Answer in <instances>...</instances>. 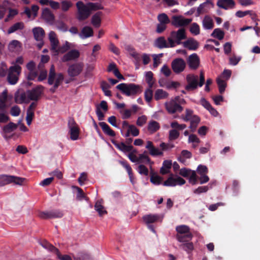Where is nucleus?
I'll return each mask as SVG.
<instances>
[{"mask_svg":"<svg viewBox=\"0 0 260 260\" xmlns=\"http://www.w3.org/2000/svg\"><path fill=\"white\" fill-rule=\"evenodd\" d=\"M77 9V18L79 21L87 19L91 13L99 10L103 9V6L99 3H88L84 4L82 1H78L76 4Z\"/></svg>","mask_w":260,"mask_h":260,"instance_id":"obj_1","label":"nucleus"},{"mask_svg":"<svg viewBox=\"0 0 260 260\" xmlns=\"http://www.w3.org/2000/svg\"><path fill=\"white\" fill-rule=\"evenodd\" d=\"M160 149L155 147L153 143L150 141H147L145 148L148 150L149 154L152 156H162L164 154V151H168L174 147L173 144L169 143H166L162 142L160 144Z\"/></svg>","mask_w":260,"mask_h":260,"instance_id":"obj_2","label":"nucleus"},{"mask_svg":"<svg viewBox=\"0 0 260 260\" xmlns=\"http://www.w3.org/2000/svg\"><path fill=\"white\" fill-rule=\"evenodd\" d=\"M185 103V101L184 99L179 96H177L172 98L170 101L166 102L165 105L168 113L173 114L177 112H182L183 108L181 105Z\"/></svg>","mask_w":260,"mask_h":260,"instance_id":"obj_3","label":"nucleus"},{"mask_svg":"<svg viewBox=\"0 0 260 260\" xmlns=\"http://www.w3.org/2000/svg\"><path fill=\"white\" fill-rule=\"evenodd\" d=\"M199 77L193 74H189L186 76V81L187 84L185 86V89L188 91H191L197 88L198 86L202 87L205 82V78L202 72L200 75V82L198 83Z\"/></svg>","mask_w":260,"mask_h":260,"instance_id":"obj_4","label":"nucleus"},{"mask_svg":"<svg viewBox=\"0 0 260 260\" xmlns=\"http://www.w3.org/2000/svg\"><path fill=\"white\" fill-rule=\"evenodd\" d=\"M63 80V75L61 74H56L54 66L52 65L49 71L48 82L50 85L54 84L53 87L50 89L52 92L55 91Z\"/></svg>","mask_w":260,"mask_h":260,"instance_id":"obj_5","label":"nucleus"},{"mask_svg":"<svg viewBox=\"0 0 260 260\" xmlns=\"http://www.w3.org/2000/svg\"><path fill=\"white\" fill-rule=\"evenodd\" d=\"M185 38V30L184 28H181L177 31H172L170 36L168 38V41L171 44V47H174L176 44H180L181 40Z\"/></svg>","mask_w":260,"mask_h":260,"instance_id":"obj_6","label":"nucleus"},{"mask_svg":"<svg viewBox=\"0 0 260 260\" xmlns=\"http://www.w3.org/2000/svg\"><path fill=\"white\" fill-rule=\"evenodd\" d=\"M116 88L127 96H131L136 94L140 90L139 85L135 84L121 83L118 84Z\"/></svg>","mask_w":260,"mask_h":260,"instance_id":"obj_7","label":"nucleus"},{"mask_svg":"<svg viewBox=\"0 0 260 260\" xmlns=\"http://www.w3.org/2000/svg\"><path fill=\"white\" fill-rule=\"evenodd\" d=\"M127 50L130 55L132 56L135 60L136 64L139 63L141 59H142L143 63L144 65L148 64L151 61V56L150 54L146 53H143L141 54L137 52L134 48L131 47H128Z\"/></svg>","mask_w":260,"mask_h":260,"instance_id":"obj_8","label":"nucleus"},{"mask_svg":"<svg viewBox=\"0 0 260 260\" xmlns=\"http://www.w3.org/2000/svg\"><path fill=\"white\" fill-rule=\"evenodd\" d=\"M25 178L12 175H3L0 176V186H4L11 183L22 185Z\"/></svg>","mask_w":260,"mask_h":260,"instance_id":"obj_9","label":"nucleus"},{"mask_svg":"<svg viewBox=\"0 0 260 260\" xmlns=\"http://www.w3.org/2000/svg\"><path fill=\"white\" fill-rule=\"evenodd\" d=\"M13 66H11L9 70V74L8 76V80L11 84H15L18 80V77L21 72V68L14 63Z\"/></svg>","mask_w":260,"mask_h":260,"instance_id":"obj_10","label":"nucleus"},{"mask_svg":"<svg viewBox=\"0 0 260 260\" xmlns=\"http://www.w3.org/2000/svg\"><path fill=\"white\" fill-rule=\"evenodd\" d=\"M163 217L164 216L162 215L147 214L143 217V220L145 223L148 225V228L153 233H155V231L153 226L150 225V224L157 221H161Z\"/></svg>","mask_w":260,"mask_h":260,"instance_id":"obj_11","label":"nucleus"},{"mask_svg":"<svg viewBox=\"0 0 260 260\" xmlns=\"http://www.w3.org/2000/svg\"><path fill=\"white\" fill-rule=\"evenodd\" d=\"M191 21L192 19L186 18L182 15H174L171 22L176 27H183L187 26Z\"/></svg>","mask_w":260,"mask_h":260,"instance_id":"obj_12","label":"nucleus"},{"mask_svg":"<svg viewBox=\"0 0 260 260\" xmlns=\"http://www.w3.org/2000/svg\"><path fill=\"white\" fill-rule=\"evenodd\" d=\"M68 126L71 139L73 141L78 139L80 129L78 124L73 118L69 119Z\"/></svg>","mask_w":260,"mask_h":260,"instance_id":"obj_13","label":"nucleus"},{"mask_svg":"<svg viewBox=\"0 0 260 260\" xmlns=\"http://www.w3.org/2000/svg\"><path fill=\"white\" fill-rule=\"evenodd\" d=\"M185 183V180L178 175L171 174L169 177L163 183L166 186H175L182 185Z\"/></svg>","mask_w":260,"mask_h":260,"instance_id":"obj_14","label":"nucleus"},{"mask_svg":"<svg viewBox=\"0 0 260 260\" xmlns=\"http://www.w3.org/2000/svg\"><path fill=\"white\" fill-rule=\"evenodd\" d=\"M171 66L174 72L178 74L184 71L186 63L183 59L178 58L172 61Z\"/></svg>","mask_w":260,"mask_h":260,"instance_id":"obj_15","label":"nucleus"},{"mask_svg":"<svg viewBox=\"0 0 260 260\" xmlns=\"http://www.w3.org/2000/svg\"><path fill=\"white\" fill-rule=\"evenodd\" d=\"M44 90L43 86L39 85L31 90H27V94L30 101H37L39 100Z\"/></svg>","mask_w":260,"mask_h":260,"instance_id":"obj_16","label":"nucleus"},{"mask_svg":"<svg viewBox=\"0 0 260 260\" xmlns=\"http://www.w3.org/2000/svg\"><path fill=\"white\" fill-rule=\"evenodd\" d=\"M18 127V124L13 122H10L2 127V134L5 138H10V134L13 132Z\"/></svg>","mask_w":260,"mask_h":260,"instance_id":"obj_17","label":"nucleus"},{"mask_svg":"<svg viewBox=\"0 0 260 260\" xmlns=\"http://www.w3.org/2000/svg\"><path fill=\"white\" fill-rule=\"evenodd\" d=\"M214 7V4L212 0H206L205 2L201 4L197 8L198 15L207 13L212 8Z\"/></svg>","mask_w":260,"mask_h":260,"instance_id":"obj_18","label":"nucleus"},{"mask_svg":"<svg viewBox=\"0 0 260 260\" xmlns=\"http://www.w3.org/2000/svg\"><path fill=\"white\" fill-rule=\"evenodd\" d=\"M187 63L190 69H197L200 64V59L198 55L196 53L190 55L187 59Z\"/></svg>","mask_w":260,"mask_h":260,"instance_id":"obj_19","label":"nucleus"},{"mask_svg":"<svg viewBox=\"0 0 260 260\" xmlns=\"http://www.w3.org/2000/svg\"><path fill=\"white\" fill-rule=\"evenodd\" d=\"M83 69V65L81 63H75L69 67L68 69L69 75L71 77H75L78 75Z\"/></svg>","mask_w":260,"mask_h":260,"instance_id":"obj_20","label":"nucleus"},{"mask_svg":"<svg viewBox=\"0 0 260 260\" xmlns=\"http://www.w3.org/2000/svg\"><path fill=\"white\" fill-rule=\"evenodd\" d=\"M48 38L50 42L51 49L53 52L54 50L57 49V46L59 45L57 35L54 31H51L48 34Z\"/></svg>","mask_w":260,"mask_h":260,"instance_id":"obj_21","label":"nucleus"},{"mask_svg":"<svg viewBox=\"0 0 260 260\" xmlns=\"http://www.w3.org/2000/svg\"><path fill=\"white\" fill-rule=\"evenodd\" d=\"M79 37L82 39H85L93 36V30L92 27L85 26H84L81 31L78 34Z\"/></svg>","mask_w":260,"mask_h":260,"instance_id":"obj_22","label":"nucleus"},{"mask_svg":"<svg viewBox=\"0 0 260 260\" xmlns=\"http://www.w3.org/2000/svg\"><path fill=\"white\" fill-rule=\"evenodd\" d=\"M217 5L220 8L228 10L234 8L235 3L233 0H218Z\"/></svg>","mask_w":260,"mask_h":260,"instance_id":"obj_23","label":"nucleus"},{"mask_svg":"<svg viewBox=\"0 0 260 260\" xmlns=\"http://www.w3.org/2000/svg\"><path fill=\"white\" fill-rule=\"evenodd\" d=\"M15 102L18 104L28 103L29 98L27 94V91L21 93H17L15 95Z\"/></svg>","mask_w":260,"mask_h":260,"instance_id":"obj_24","label":"nucleus"},{"mask_svg":"<svg viewBox=\"0 0 260 260\" xmlns=\"http://www.w3.org/2000/svg\"><path fill=\"white\" fill-rule=\"evenodd\" d=\"M79 52L77 50H72L63 55L62 58L63 61H67L75 59L79 56Z\"/></svg>","mask_w":260,"mask_h":260,"instance_id":"obj_25","label":"nucleus"},{"mask_svg":"<svg viewBox=\"0 0 260 260\" xmlns=\"http://www.w3.org/2000/svg\"><path fill=\"white\" fill-rule=\"evenodd\" d=\"M39 9V8L38 6L32 5L31 9L25 8L24 13L27 16L28 18L34 19L37 16Z\"/></svg>","mask_w":260,"mask_h":260,"instance_id":"obj_26","label":"nucleus"},{"mask_svg":"<svg viewBox=\"0 0 260 260\" xmlns=\"http://www.w3.org/2000/svg\"><path fill=\"white\" fill-rule=\"evenodd\" d=\"M9 113L6 107L0 105V124H4L9 120Z\"/></svg>","mask_w":260,"mask_h":260,"instance_id":"obj_27","label":"nucleus"},{"mask_svg":"<svg viewBox=\"0 0 260 260\" xmlns=\"http://www.w3.org/2000/svg\"><path fill=\"white\" fill-rule=\"evenodd\" d=\"M34 36L36 41L43 40L45 36V31L41 27H36L32 29Z\"/></svg>","mask_w":260,"mask_h":260,"instance_id":"obj_28","label":"nucleus"},{"mask_svg":"<svg viewBox=\"0 0 260 260\" xmlns=\"http://www.w3.org/2000/svg\"><path fill=\"white\" fill-rule=\"evenodd\" d=\"M35 66V64L33 61H30L26 65L27 69L29 71L28 75V79L29 80H34L37 78L38 73L34 70Z\"/></svg>","mask_w":260,"mask_h":260,"instance_id":"obj_29","label":"nucleus"},{"mask_svg":"<svg viewBox=\"0 0 260 260\" xmlns=\"http://www.w3.org/2000/svg\"><path fill=\"white\" fill-rule=\"evenodd\" d=\"M8 48L10 52H16L21 50V45L20 42L14 40L9 43Z\"/></svg>","mask_w":260,"mask_h":260,"instance_id":"obj_30","label":"nucleus"},{"mask_svg":"<svg viewBox=\"0 0 260 260\" xmlns=\"http://www.w3.org/2000/svg\"><path fill=\"white\" fill-rule=\"evenodd\" d=\"M183 46L189 50H195L199 46L198 42L193 39H189L183 43Z\"/></svg>","mask_w":260,"mask_h":260,"instance_id":"obj_31","label":"nucleus"},{"mask_svg":"<svg viewBox=\"0 0 260 260\" xmlns=\"http://www.w3.org/2000/svg\"><path fill=\"white\" fill-rule=\"evenodd\" d=\"M155 45L159 48L171 47L170 42L168 41L167 42L165 38L162 37H159L155 40Z\"/></svg>","mask_w":260,"mask_h":260,"instance_id":"obj_32","label":"nucleus"},{"mask_svg":"<svg viewBox=\"0 0 260 260\" xmlns=\"http://www.w3.org/2000/svg\"><path fill=\"white\" fill-rule=\"evenodd\" d=\"M72 44L67 41H66L65 43L63 44L62 46H59V45H58L57 46V49L54 50L53 53L55 55H57L59 53H63L69 49H70L72 47Z\"/></svg>","mask_w":260,"mask_h":260,"instance_id":"obj_33","label":"nucleus"},{"mask_svg":"<svg viewBox=\"0 0 260 260\" xmlns=\"http://www.w3.org/2000/svg\"><path fill=\"white\" fill-rule=\"evenodd\" d=\"M40 217L42 218L47 219L54 217H61L62 213L57 212H42L40 213Z\"/></svg>","mask_w":260,"mask_h":260,"instance_id":"obj_34","label":"nucleus"},{"mask_svg":"<svg viewBox=\"0 0 260 260\" xmlns=\"http://www.w3.org/2000/svg\"><path fill=\"white\" fill-rule=\"evenodd\" d=\"M42 17L47 22H52L54 19V16L51 11L48 9L45 8L43 10Z\"/></svg>","mask_w":260,"mask_h":260,"instance_id":"obj_35","label":"nucleus"},{"mask_svg":"<svg viewBox=\"0 0 260 260\" xmlns=\"http://www.w3.org/2000/svg\"><path fill=\"white\" fill-rule=\"evenodd\" d=\"M169 94L167 92L161 89H158L155 92L154 98L155 100L158 101L165 99L167 98Z\"/></svg>","mask_w":260,"mask_h":260,"instance_id":"obj_36","label":"nucleus"},{"mask_svg":"<svg viewBox=\"0 0 260 260\" xmlns=\"http://www.w3.org/2000/svg\"><path fill=\"white\" fill-rule=\"evenodd\" d=\"M102 15L101 12H98L94 14L91 18V23L95 27H99L101 25Z\"/></svg>","mask_w":260,"mask_h":260,"instance_id":"obj_37","label":"nucleus"},{"mask_svg":"<svg viewBox=\"0 0 260 260\" xmlns=\"http://www.w3.org/2000/svg\"><path fill=\"white\" fill-rule=\"evenodd\" d=\"M203 26L206 29H211L214 26L213 21L212 18L209 16H206L203 21Z\"/></svg>","mask_w":260,"mask_h":260,"instance_id":"obj_38","label":"nucleus"},{"mask_svg":"<svg viewBox=\"0 0 260 260\" xmlns=\"http://www.w3.org/2000/svg\"><path fill=\"white\" fill-rule=\"evenodd\" d=\"M99 125L105 134L111 137L115 136V134L114 132L111 129L110 126L106 123L104 122H101L99 123Z\"/></svg>","mask_w":260,"mask_h":260,"instance_id":"obj_39","label":"nucleus"},{"mask_svg":"<svg viewBox=\"0 0 260 260\" xmlns=\"http://www.w3.org/2000/svg\"><path fill=\"white\" fill-rule=\"evenodd\" d=\"M113 143L118 149L124 152H131L133 150V146L126 145L123 143L113 142Z\"/></svg>","mask_w":260,"mask_h":260,"instance_id":"obj_40","label":"nucleus"},{"mask_svg":"<svg viewBox=\"0 0 260 260\" xmlns=\"http://www.w3.org/2000/svg\"><path fill=\"white\" fill-rule=\"evenodd\" d=\"M138 162L149 164L151 165L153 164V162L151 161L150 158L147 154L146 151H145L143 153L140 154L138 155Z\"/></svg>","mask_w":260,"mask_h":260,"instance_id":"obj_41","label":"nucleus"},{"mask_svg":"<svg viewBox=\"0 0 260 260\" xmlns=\"http://www.w3.org/2000/svg\"><path fill=\"white\" fill-rule=\"evenodd\" d=\"M192 238L191 234L176 235L177 240L181 243L190 241Z\"/></svg>","mask_w":260,"mask_h":260,"instance_id":"obj_42","label":"nucleus"},{"mask_svg":"<svg viewBox=\"0 0 260 260\" xmlns=\"http://www.w3.org/2000/svg\"><path fill=\"white\" fill-rule=\"evenodd\" d=\"M160 128L159 123L154 120H151L149 122L148 125V130L151 133L156 132Z\"/></svg>","mask_w":260,"mask_h":260,"instance_id":"obj_43","label":"nucleus"},{"mask_svg":"<svg viewBox=\"0 0 260 260\" xmlns=\"http://www.w3.org/2000/svg\"><path fill=\"white\" fill-rule=\"evenodd\" d=\"M95 210L98 212L100 216H103L107 213L101 201H97L94 205Z\"/></svg>","mask_w":260,"mask_h":260,"instance_id":"obj_44","label":"nucleus"},{"mask_svg":"<svg viewBox=\"0 0 260 260\" xmlns=\"http://www.w3.org/2000/svg\"><path fill=\"white\" fill-rule=\"evenodd\" d=\"M177 232V235L191 234L189 231V228L187 225H181L176 228Z\"/></svg>","mask_w":260,"mask_h":260,"instance_id":"obj_45","label":"nucleus"},{"mask_svg":"<svg viewBox=\"0 0 260 260\" xmlns=\"http://www.w3.org/2000/svg\"><path fill=\"white\" fill-rule=\"evenodd\" d=\"M216 81L219 88V91L222 94L224 92L226 87V81L221 79L220 77H218Z\"/></svg>","mask_w":260,"mask_h":260,"instance_id":"obj_46","label":"nucleus"},{"mask_svg":"<svg viewBox=\"0 0 260 260\" xmlns=\"http://www.w3.org/2000/svg\"><path fill=\"white\" fill-rule=\"evenodd\" d=\"M180 247L188 253L191 252L193 249V244L190 241L181 243Z\"/></svg>","mask_w":260,"mask_h":260,"instance_id":"obj_47","label":"nucleus"},{"mask_svg":"<svg viewBox=\"0 0 260 260\" xmlns=\"http://www.w3.org/2000/svg\"><path fill=\"white\" fill-rule=\"evenodd\" d=\"M24 27V24L22 22H17L13 25L8 30L9 34L13 33L17 30L22 29Z\"/></svg>","mask_w":260,"mask_h":260,"instance_id":"obj_48","label":"nucleus"},{"mask_svg":"<svg viewBox=\"0 0 260 260\" xmlns=\"http://www.w3.org/2000/svg\"><path fill=\"white\" fill-rule=\"evenodd\" d=\"M211 36L215 38L218 39L219 40H221L223 39L224 36V32L219 28L215 29L212 33L211 34Z\"/></svg>","mask_w":260,"mask_h":260,"instance_id":"obj_49","label":"nucleus"},{"mask_svg":"<svg viewBox=\"0 0 260 260\" xmlns=\"http://www.w3.org/2000/svg\"><path fill=\"white\" fill-rule=\"evenodd\" d=\"M39 73H38L37 81H42L45 79L47 75V71L44 70L43 68H38Z\"/></svg>","mask_w":260,"mask_h":260,"instance_id":"obj_50","label":"nucleus"},{"mask_svg":"<svg viewBox=\"0 0 260 260\" xmlns=\"http://www.w3.org/2000/svg\"><path fill=\"white\" fill-rule=\"evenodd\" d=\"M101 86L105 95L107 96H111V92L109 89L110 87V86L108 83L104 81L102 82Z\"/></svg>","mask_w":260,"mask_h":260,"instance_id":"obj_51","label":"nucleus"},{"mask_svg":"<svg viewBox=\"0 0 260 260\" xmlns=\"http://www.w3.org/2000/svg\"><path fill=\"white\" fill-rule=\"evenodd\" d=\"M145 78L146 81L149 85V87L150 88H152L154 84L152 72H151V71L146 72Z\"/></svg>","mask_w":260,"mask_h":260,"instance_id":"obj_52","label":"nucleus"},{"mask_svg":"<svg viewBox=\"0 0 260 260\" xmlns=\"http://www.w3.org/2000/svg\"><path fill=\"white\" fill-rule=\"evenodd\" d=\"M189 121H190V127L192 131H194L196 129L198 124L199 123L200 119L198 116L193 115L191 119Z\"/></svg>","mask_w":260,"mask_h":260,"instance_id":"obj_53","label":"nucleus"},{"mask_svg":"<svg viewBox=\"0 0 260 260\" xmlns=\"http://www.w3.org/2000/svg\"><path fill=\"white\" fill-rule=\"evenodd\" d=\"M162 178L158 175L152 173L150 177V181L154 185H157L162 182Z\"/></svg>","mask_w":260,"mask_h":260,"instance_id":"obj_54","label":"nucleus"},{"mask_svg":"<svg viewBox=\"0 0 260 260\" xmlns=\"http://www.w3.org/2000/svg\"><path fill=\"white\" fill-rule=\"evenodd\" d=\"M158 20L160 23L167 24L170 22V20L167 14L165 13H161L158 15Z\"/></svg>","mask_w":260,"mask_h":260,"instance_id":"obj_55","label":"nucleus"},{"mask_svg":"<svg viewBox=\"0 0 260 260\" xmlns=\"http://www.w3.org/2000/svg\"><path fill=\"white\" fill-rule=\"evenodd\" d=\"M60 5V7H61L62 11L64 12L68 11L73 5L71 1L67 0L62 1Z\"/></svg>","mask_w":260,"mask_h":260,"instance_id":"obj_56","label":"nucleus"},{"mask_svg":"<svg viewBox=\"0 0 260 260\" xmlns=\"http://www.w3.org/2000/svg\"><path fill=\"white\" fill-rule=\"evenodd\" d=\"M212 184L210 183L208 186H200L198 188L196 189L193 192L196 194H200L203 192H206L208 191L209 188H212Z\"/></svg>","mask_w":260,"mask_h":260,"instance_id":"obj_57","label":"nucleus"},{"mask_svg":"<svg viewBox=\"0 0 260 260\" xmlns=\"http://www.w3.org/2000/svg\"><path fill=\"white\" fill-rule=\"evenodd\" d=\"M193 115V111L189 109H186L185 110V114L181 116V118L185 121H188L191 119Z\"/></svg>","mask_w":260,"mask_h":260,"instance_id":"obj_58","label":"nucleus"},{"mask_svg":"<svg viewBox=\"0 0 260 260\" xmlns=\"http://www.w3.org/2000/svg\"><path fill=\"white\" fill-rule=\"evenodd\" d=\"M190 31L194 35H199L200 32L199 25L196 23H192L190 27Z\"/></svg>","mask_w":260,"mask_h":260,"instance_id":"obj_59","label":"nucleus"},{"mask_svg":"<svg viewBox=\"0 0 260 260\" xmlns=\"http://www.w3.org/2000/svg\"><path fill=\"white\" fill-rule=\"evenodd\" d=\"M129 134H131L133 136H137L139 134V131L135 126L131 125L128 126L126 136H127Z\"/></svg>","mask_w":260,"mask_h":260,"instance_id":"obj_60","label":"nucleus"},{"mask_svg":"<svg viewBox=\"0 0 260 260\" xmlns=\"http://www.w3.org/2000/svg\"><path fill=\"white\" fill-rule=\"evenodd\" d=\"M187 177L189 178V182L192 185H194L197 183V176L194 171H191L189 173V176Z\"/></svg>","mask_w":260,"mask_h":260,"instance_id":"obj_61","label":"nucleus"},{"mask_svg":"<svg viewBox=\"0 0 260 260\" xmlns=\"http://www.w3.org/2000/svg\"><path fill=\"white\" fill-rule=\"evenodd\" d=\"M8 98L7 90L5 89L0 94V105L6 107V102Z\"/></svg>","mask_w":260,"mask_h":260,"instance_id":"obj_62","label":"nucleus"},{"mask_svg":"<svg viewBox=\"0 0 260 260\" xmlns=\"http://www.w3.org/2000/svg\"><path fill=\"white\" fill-rule=\"evenodd\" d=\"M151 88H149L147 89L144 93L145 99L147 102H150L153 96V91L151 89Z\"/></svg>","mask_w":260,"mask_h":260,"instance_id":"obj_63","label":"nucleus"},{"mask_svg":"<svg viewBox=\"0 0 260 260\" xmlns=\"http://www.w3.org/2000/svg\"><path fill=\"white\" fill-rule=\"evenodd\" d=\"M179 136V133L176 129H172L169 132V139L170 140H175Z\"/></svg>","mask_w":260,"mask_h":260,"instance_id":"obj_64","label":"nucleus"}]
</instances>
